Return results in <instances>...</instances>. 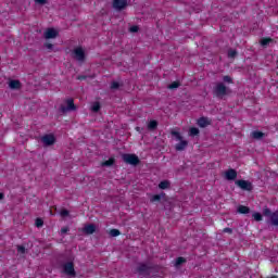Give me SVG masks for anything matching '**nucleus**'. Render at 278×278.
<instances>
[{"mask_svg":"<svg viewBox=\"0 0 278 278\" xmlns=\"http://www.w3.org/2000/svg\"><path fill=\"white\" fill-rule=\"evenodd\" d=\"M155 268H157V266L151 263H138L135 273H137L139 277H151V273H153Z\"/></svg>","mask_w":278,"mask_h":278,"instance_id":"f257e3e1","label":"nucleus"},{"mask_svg":"<svg viewBox=\"0 0 278 278\" xmlns=\"http://www.w3.org/2000/svg\"><path fill=\"white\" fill-rule=\"evenodd\" d=\"M231 94L229 87L225 86V83H217L213 87V97L217 99H225V97Z\"/></svg>","mask_w":278,"mask_h":278,"instance_id":"f03ea898","label":"nucleus"},{"mask_svg":"<svg viewBox=\"0 0 278 278\" xmlns=\"http://www.w3.org/2000/svg\"><path fill=\"white\" fill-rule=\"evenodd\" d=\"M263 216H266L267 218V224L271 225L273 227H278V212L270 211L268 206H265L263 208Z\"/></svg>","mask_w":278,"mask_h":278,"instance_id":"7ed1b4c3","label":"nucleus"},{"mask_svg":"<svg viewBox=\"0 0 278 278\" xmlns=\"http://www.w3.org/2000/svg\"><path fill=\"white\" fill-rule=\"evenodd\" d=\"M73 60L79 62V64H84L86 62V51L81 47H77L72 51Z\"/></svg>","mask_w":278,"mask_h":278,"instance_id":"20e7f679","label":"nucleus"},{"mask_svg":"<svg viewBox=\"0 0 278 278\" xmlns=\"http://www.w3.org/2000/svg\"><path fill=\"white\" fill-rule=\"evenodd\" d=\"M122 160L125 164H129L130 166H138V164H140V157L136 154L124 153L122 154Z\"/></svg>","mask_w":278,"mask_h":278,"instance_id":"39448f33","label":"nucleus"},{"mask_svg":"<svg viewBox=\"0 0 278 278\" xmlns=\"http://www.w3.org/2000/svg\"><path fill=\"white\" fill-rule=\"evenodd\" d=\"M65 103H66V106L63 104L60 106L61 114L75 112L77 110V106L75 105V100H73V98H68L67 100H65Z\"/></svg>","mask_w":278,"mask_h":278,"instance_id":"423d86ee","label":"nucleus"},{"mask_svg":"<svg viewBox=\"0 0 278 278\" xmlns=\"http://www.w3.org/2000/svg\"><path fill=\"white\" fill-rule=\"evenodd\" d=\"M236 186L240 188L241 190H245L247 192L253 191V184L249 180H236L235 181Z\"/></svg>","mask_w":278,"mask_h":278,"instance_id":"0eeeda50","label":"nucleus"},{"mask_svg":"<svg viewBox=\"0 0 278 278\" xmlns=\"http://www.w3.org/2000/svg\"><path fill=\"white\" fill-rule=\"evenodd\" d=\"M55 135L53 134H47L41 137V142L43 147H53L55 144Z\"/></svg>","mask_w":278,"mask_h":278,"instance_id":"6e6552de","label":"nucleus"},{"mask_svg":"<svg viewBox=\"0 0 278 278\" xmlns=\"http://www.w3.org/2000/svg\"><path fill=\"white\" fill-rule=\"evenodd\" d=\"M63 271L68 277H77V273L75 271V264L73 262H67L63 265Z\"/></svg>","mask_w":278,"mask_h":278,"instance_id":"1a4fd4ad","label":"nucleus"},{"mask_svg":"<svg viewBox=\"0 0 278 278\" xmlns=\"http://www.w3.org/2000/svg\"><path fill=\"white\" fill-rule=\"evenodd\" d=\"M166 201H168V195L164 191L150 197V203H165Z\"/></svg>","mask_w":278,"mask_h":278,"instance_id":"9d476101","label":"nucleus"},{"mask_svg":"<svg viewBox=\"0 0 278 278\" xmlns=\"http://www.w3.org/2000/svg\"><path fill=\"white\" fill-rule=\"evenodd\" d=\"M127 0H113L112 8L116 12H123L127 8Z\"/></svg>","mask_w":278,"mask_h":278,"instance_id":"9b49d317","label":"nucleus"},{"mask_svg":"<svg viewBox=\"0 0 278 278\" xmlns=\"http://www.w3.org/2000/svg\"><path fill=\"white\" fill-rule=\"evenodd\" d=\"M59 34L60 33H58L55 28H48L43 34V38H46V40H51L53 38H58Z\"/></svg>","mask_w":278,"mask_h":278,"instance_id":"f8f14e48","label":"nucleus"},{"mask_svg":"<svg viewBox=\"0 0 278 278\" xmlns=\"http://www.w3.org/2000/svg\"><path fill=\"white\" fill-rule=\"evenodd\" d=\"M238 178V172L233 168H229L228 170L225 172V179L227 181H235V179Z\"/></svg>","mask_w":278,"mask_h":278,"instance_id":"ddd939ff","label":"nucleus"},{"mask_svg":"<svg viewBox=\"0 0 278 278\" xmlns=\"http://www.w3.org/2000/svg\"><path fill=\"white\" fill-rule=\"evenodd\" d=\"M97 231V225L94 224H87L83 228V232L85 236H92Z\"/></svg>","mask_w":278,"mask_h":278,"instance_id":"4468645a","label":"nucleus"},{"mask_svg":"<svg viewBox=\"0 0 278 278\" xmlns=\"http://www.w3.org/2000/svg\"><path fill=\"white\" fill-rule=\"evenodd\" d=\"M22 86L23 85L21 84V80H18V79H10L9 80V88L11 90H21Z\"/></svg>","mask_w":278,"mask_h":278,"instance_id":"2eb2a0df","label":"nucleus"},{"mask_svg":"<svg viewBox=\"0 0 278 278\" xmlns=\"http://www.w3.org/2000/svg\"><path fill=\"white\" fill-rule=\"evenodd\" d=\"M186 147H188V141L182 139L175 146V149L176 151H185Z\"/></svg>","mask_w":278,"mask_h":278,"instance_id":"dca6fc26","label":"nucleus"},{"mask_svg":"<svg viewBox=\"0 0 278 278\" xmlns=\"http://www.w3.org/2000/svg\"><path fill=\"white\" fill-rule=\"evenodd\" d=\"M115 163H116V160L114 157H111L108 161L102 162L101 166L103 168H110L111 166H114Z\"/></svg>","mask_w":278,"mask_h":278,"instance_id":"f3484780","label":"nucleus"},{"mask_svg":"<svg viewBox=\"0 0 278 278\" xmlns=\"http://www.w3.org/2000/svg\"><path fill=\"white\" fill-rule=\"evenodd\" d=\"M198 125L199 127L205 128L207 127V125H210V121L207 119V117H200L198 119Z\"/></svg>","mask_w":278,"mask_h":278,"instance_id":"a211bd4d","label":"nucleus"},{"mask_svg":"<svg viewBox=\"0 0 278 278\" xmlns=\"http://www.w3.org/2000/svg\"><path fill=\"white\" fill-rule=\"evenodd\" d=\"M237 212L239 214H251V208L249 206L239 205Z\"/></svg>","mask_w":278,"mask_h":278,"instance_id":"6ab92c4d","label":"nucleus"},{"mask_svg":"<svg viewBox=\"0 0 278 278\" xmlns=\"http://www.w3.org/2000/svg\"><path fill=\"white\" fill-rule=\"evenodd\" d=\"M252 138H254V140H262V138H264V132L260 131V130H254L251 132Z\"/></svg>","mask_w":278,"mask_h":278,"instance_id":"aec40b11","label":"nucleus"},{"mask_svg":"<svg viewBox=\"0 0 278 278\" xmlns=\"http://www.w3.org/2000/svg\"><path fill=\"white\" fill-rule=\"evenodd\" d=\"M186 262H188V260H186V257L179 256L176 258L174 266L176 268H179V266H182V264H186Z\"/></svg>","mask_w":278,"mask_h":278,"instance_id":"412c9836","label":"nucleus"},{"mask_svg":"<svg viewBox=\"0 0 278 278\" xmlns=\"http://www.w3.org/2000/svg\"><path fill=\"white\" fill-rule=\"evenodd\" d=\"M160 190H168L170 188V181L169 180H163L159 184Z\"/></svg>","mask_w":278,"mask_h":278,"instance_id":"4be33fe9","label":"nucleus"},{"mask_svg":"<svg viewBox=\"0 0 278 278\" xmlns=\"http://www.w3.org/2000/svg\"><path fill=\"white\" fill-rule=\"evenodd\" d=\"M155 129H157V121L152 119L148 124V130L149 131H155Z\"/></svg>","mask_w":278,"mask_h":278,"instance_id":"5701e85b","label":"nucleus"},{"mask_svg":"<svg viewBox=\"0 0 278 278\" xmlns=\"http://www.w3.org/2000/svg\"><path fill=\"white\" fill-rule=\"evenodd\" d=\"M199 134H201V131L197 127H191L189 129V136H191L192 138H194V136H199Z\"/></svg>","mask_w":278,"mask_h":278,"instance_id":"b1692460","label":"nucleus"},{"mask_svg":"<svg viewBox=\"0 0 278 278\" xmlns=\"http://www.w3.org/2000/svg\"><path fill=\"white\" fill-rule=\"evenodd\" d=\"M181 86V83L179 81H174L167 86L168 90H177Z\"/></svg>","mask_w":278,"mask_h":278,"instance_id":"393cba45","label":"nucleus"},{"mask_svg":"<svg viewBox=\"0 0 278 278\" xmlns=\"http://www.w3.org/2000/svg\"><path fill=\"white\" fill-rule=\"evenodd\" d=\"M101 110V103L100 102H93L91 105V111H93L96 114L97 112H100Z\"/></svg>","mask_w":278,"mask_h":278,"instance_id":"a878e982","label":"nucleus"},{"mask_svg":"<svg viewBox=\"0 0 278 278\" xmlns=\"http://www.w3.org/2000/svg\"><path fill=\"white\" fill-rule=\"evenodd\" d=\"M238 56V51L233 50V49H228V58H230L231 60H233L235 58Z\"/></svg>","mask_w":278,"mask_h":278,"instance_id":"bb28decb","label":"nucleus"},{"mask_svg":"<svg viewBox=\"0 0 278 278\" xmlns=\"http://www.w3.org/2000/svg\"><path fill=\"white\" fill-rule=\"evenodd\" d=\"M170 135L174 136V138H175L176 140H178V141L184 140V137L181 136V134H180L179 131L173 130V131L170 132Z\"/></svg>","mask_w":278,"mask_h":278,"instance_id":"cd10ccee","label":"nucleus"},{"mask_svg":"<svg viewBox=\"0 0 278 278\" xmlns=\"http://www.w3.org/2000/svg\"><path fill=\"white\" fill-rule=\"evenodd\" d=\"M121 86H123V85H121V83L113 80L111 83V90H118V88H121Z\"/></svg>","mask_w":278,"mask_h":278,"instance_id":"c85d7f7f","label":"nucleus"},{"mask_svg":"<svg viewBox=\"0 0 278 278\" xmlns=\"http://www.w3.org/2000/svg\"><path fill=\"white\" fill-rule=\"evenodd\" d=\"M117 236H121V230H118V229H111L110 230V237L111 238H117Z\"/></svg>","mask_w":278,"mask_h":278,"instance_id":"c756f323","label":"nucleus"},{"mask_svg":"<svg viewBox=\"0 0 278 278\" xmlns=\"http://www.w3.org/2000/svg\"><path fill=\"white\" fill-rule=\"evenodd\" d=\"M270 42H273V39H270V38H263V39L261 40L262 47H267V46L270 45Z\"/></svg>","mask_w":278,"mask_h":278,"instance_id":"7c9ffc66","label":"nucleus"},{"mask_svg":"<svg viewBox=\"0 0 278 278\" xmlns=\"http://www.w3.org/2000/svg\"><path fill=\"white\" fill-rule=\"evenodd\" d=\"M43 225L45 220H42V218H36L35 226L38 227V229H40V227H42Z\"/></svg>","mask_w":278,"mask_h":278,"instance_id":"2f4dec72","label":"nucleus"},{"mask_svg":"<svg viewBox=\"0 0 278 278\" xmlns=\"http://www.w3.org/2000/svg\"><path fill=\"white\" fill-rule=\"evenodd\" d=\"M223 81L225 84H233V78H231V76H224Z\"/></svg>","mask_w":278,"mask_h":278,"instance_id":"473e14b6","label":"nucleus"},{"mask_svg":"<svg viewBox=\"0 0 278 278\" xmlns=\"http://www.w3.org/2000/svg\"><path fill=\"white\" fill-rule=\"evenodd\" d=\"M17 253L25 255V253H27V250L24 248V245H17Z\"/></svg>","mask_w":278,"mask_h":278,"instance_id":"72a5a7b5","label":"nucleus"},{"mask_svg":"<svg viewBox=\"0 0 278 278\" xmlns=\"http://www.w3.org/2000/svg\"><path fill=\"white\" fill-rule=\"evenodd\" d=\"M60 214L61 216H63V218H66V216H71V213L66 208H63Z\"/></svg>","mask_w":278,"mask_h":278,"instance_id":"f704fd0d","label":"nucleus"},{"mask_svg":"<svg viewBox=\"0 0 278 278\" xmlns=\"http://www.w3.org/2000/svg\"><path fill=\"white\" fill-rule=\"evenodd\" d=\"M253 218H254V220H256L257 223H260V220H262V215L260 214V213H254L253 214Z\"/></svg>","mask_w":278,"mask_h":278,"instance_id":"c9c22d12","label":"nucleus"},{"mask_svg":"<svg viewBox=\"0 0 278 278\" xmlns=\"http://www.w3.org/2000/svg\"><path fill=\"white\" fill-rule=\"evenodd\" d=\"M138 29H140L138 26H131V27L129 28V31H130L131 34H136V33H138Z\"/></svg>","mask_w":278,"mask_h":278,"instance_id":"e433bc0d","label":"nucleus"},{"mask_svg":"<svg viewBox=\"0 0 278 278\" xmlns=\"http://www.w3.org/2000/svg\"><path fill=\"white\" fill-rule=\"evenodd\" d=\"M223 232L224 233H233V229H231V228H224Z\"/></svg>","mask_w":278,"mask_h":278,"instance_id":"4c0bfd02","label":"nucleus"},{"mask_svg":"<svg viewBox=\"0 0 278 278\" xmlns=\"http://www.w3.org/2000/svg\"><path fill=\"white\" fill-rule=\"evenodd\" d=\"M68 231H70L68 227L61 228V233H68Z\"/></svg>","mask_w":278,"mask_h":278,"instance_id":"58836bf2","label":"nucleus"},{"mask_svg":"<svg viewBox=\"0 0 278 278\" xmlns=\"http://www.w3.org/2000/svg\"><path fill=\"white\" fill-rule=\"evenodd\" d=\"M39 5H45L47 4V0H35Z\"/></svg>","mask_w":278,"mask_h":278,"instance_id":"ea45409f","label":"nucleus"},{"mask_svg":"<svg viewBox=\"0 0 278 278\" xmlns=\"http://www.w3.org/2000/svg\"><path fill=\"white\" fill-rule=\"evenodd\" d=\"M77 79H79L80 81H83L84 79H88V76L86 75H80L77 77Z\"/></svg>","mask_w":278,"mask_h":278,"instance_id":"a19ab883","label":"nucleus"},{"mask_svg":"<svg viewBox=\"0 0 278 278\" xmlns=\"http://www.w3.org/2000/svg\"><path fill=\"white\" fill-rule=\"evenodd\" d=\"M45 48L46 49H53V46H52V43H45Z\"/></svg>","mask_w":278,"mask_h":278,"instance_id":"79ce46f5","label":"nucleus"},{"mask_svg":"<svg viewBox=\"0 0 278 278\" xmlns=\"http://www.w3.org/2000/svg\"><path fill=\"white\" fill-rule=\"evenodd\" d=\"M136 130L139 131V134H142V131H144V128L136 127Z\"/></svg>","mask_w":278,"mask_h":278,"instance_id":"37998d69","label":"nucleus"},{"mask_svg":"<svg viewBox=\"0 0 278 278\" xmlns=\"http://www.w3.org/2000/svg\"><path fill=\"white\" fill-rule=\"evenodd\" d=\"M4 197H5V195L0 192V201H3Z\"/></svg>","mask_w":278,"mask_h":278,"instance_id":"c03bdc74","label":"nucleus"},{"mask_svg":"<svg viewBox=\"0 0 278 278\" xmlns=\"http://www.w3.org/2000/svg\"><path fill=\"white\" fill-rule=\"evenodd\" d=\"M271 278H277V276H273Z\"/></svg>","mask_w":278,"mask_h":278,"instance_id":"a18cd8bd","label":"nucleus"}]
</instances>
